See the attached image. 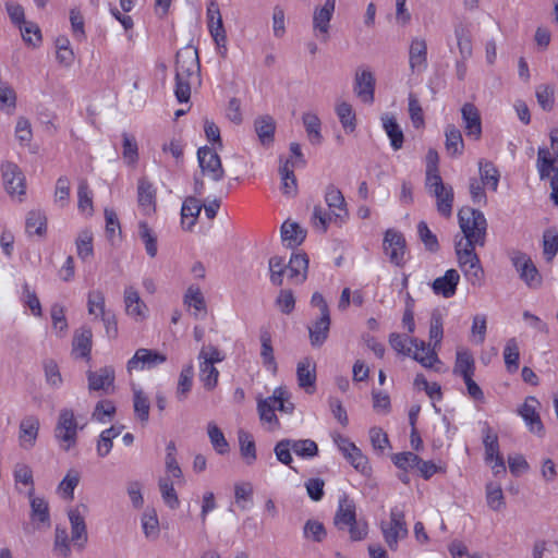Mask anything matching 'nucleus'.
<instances>
[{
	"instance_id": "f257e3e1",
	"label": "nucleus",
	"mask_w": 558,
	"mask_h": 558,
	"mask_svg": "<svg viewBox=\"0 0 558 558\" xmlns=\"http://www.w3.org/2000/svg\"><path fill=\"white\" fill-rule=\"evenodd\" d=\"M199 60L197 50L184 47L177 53L174 95L179 102H187L194 83L199 82Z\"/></svg>"
},
{
	"instance_id": "f03ea898",
	"label": "nucleus",
	"mask_w": 558,
	"mask_h": 558,
	"mask_svg": "<svg viewBox=\"0 0 558 558\" xmlns=\"http://www.w3.org/2000/svg\"><path fill=\"white\" fill-rule=\"evenodd\" d=\"M308 258L305 254H293L286 265L282 257L274 256L269 259L270 281L275 286L283 283V275L287 274L291 283H303L307 278Z\"/></svg>"
},
{
	"instance_id": "7ed1b4c3",
	"label": "nucleus",
	"mask_w": 558,
	"mask_h": 558,
	"mask_svg": "<svg viewBox=\"0 0 558 558\" xmlns=\"http://www.w3.org/2000/svg\"><path fill=\"white\" fill-rule=\"evenodd\" d=\"M459 226L463 235L456 241L466 246L477 244L485 245L487 221L484 214L477 209L463 207L458 213Z\"/></svg>"
},
{
	"instance_id": "20e7f679",
	"label": "nucleus",
	"mask_w": 558,
	"mask_h": 558,
	"mask_svg": "<svg viewBox=\"0 0 558 558\" xmlns=\"http://www.w3.org/2000/svg\"><path fill=\"white\" fill-rule=\"evenodd\" d=\"M83 428L84 425H80L74 411L70 408H62L53 430L59 448L65 452L74 448L77 444L78 432Z\"/></svg>"
},
{
	"instance_id": "39448f33",
	"label": "nucleus",
	"mask_w": 558,
	"mask_h": 558,
	"mask_svg": "<svg viewBox=\"0 0 558 558\" xmlns=\"http://www.w3.org/2000/svg\"><path fill=\"white\" fill-rule=\"evenodd\" d=\"M199 380L208 391L214 390L219 380V371L215 366L225 360V354L215 345H203L197 355Z\"/></svg>"
},
{
	"instance_id": "423d86ee",
	"label": "nucleus",
	"mask_w": 558,
	"mask_h": 558,
	"mask_svg": "<svg viewBox=\"0 0 558 558\" xmlns=\"http://www.w3.org/2000/svg\"><path fill=\"white\" fill-rule=\"evenodd\" d=\"M379 527L388 548L396 551L399 547V542L409 534L404 508L401 506L392 507L389 512V519L383 520Z\"/></svg>"
},
{
	"instance_id": "0eeeda50",
	"label": "nucleus",
	"mask_w": 558,
	"mask_h": 558,
	"mask_svg": "<svg viewBox=\"0 0 558 558\" xmlns=\"http://www.w3.org/2000/svg\"><path fill=\"white\" fill-rule=\"evenodd\" d=\"M510 260L519 272L520 278L529 288L537 289L542 286L543 279L531 257L522 252H513Z\"/></svg>"
},
{
	"instance_id": "6e6552de",
	"label": "nucleus",
	"mask_w": 558,
	"mask_h": 558,
	"mask_svg": "<svg viewBox=\"0 0 558 558\" xmlns=\"http://www.w3.org/2000/svg\"><path fill=\"white\" fill-rule=\"evenodd\" d=\"M197 160L203 175L215 182L223 179L225 170L216 149L207 146L198 148Z\"/></svg>"
},
{
	"instance_id": "1a4fd4ad",
	"label": "nucleus",
	"mask_w": 558,
	"mask_h": 558,
	"mask_svg": "<svg viewBox=\"0 0 558 558\" xmlns=\"http://www.w3.org/2000/svg\"><path fill=\"white\" fill-rule=\"evenodd\" d=\"M425 185L436 198L438 213L444 217H450L453 206L452 187L445 184L441 177H433Z\"/></svg>"
},
{
	"instance_id": "9d476101",
	"label": "nucleus",
	"mask_w": 558,
	"mask_h": 558,
	"mask_svg": "<svg viewBox=\"0 0 558 558\" xmlns=\"http://www.w3.org/2000/svg\"><path fill=\"white\" fill-rule=\"evenodd\" d=\"M88 512V507L84 504L71 508L68 512L71 524V541L78 549H83L87 543V529L85 517Z\"/></svg>"
},
{
	"instance_id": "9b49d317",
	"label": "nucleus",
	"mask_w": 558,
	"mask_h": 558,
	"mask_svg": "<svg viewBox=\"0 0 558 558\" xmlns=\"http://www.w3.org/2000/svg\"><path fill=\"white\" fill-rule=\"evenodd\" d=\"M167 356L158 351L141 348L137 349L134 355L126 363L128 373L153 369L158 365L165 363Z\"/></svg>"
},
{
	"instance_id": "f8f14e48",
	"label": "nucleus",
	"mask_w": 558,
	"mask_h": 558,
	"mask_svg": "<svg viewBox=\"0 0 558 558\" xmlns=\"http://www.w3.org/2000/svg\"><path fill=\"white\" fill-rule=\"evenodd\" d=\"M383 247L390 263L396 266H402L405 263V239L400 232L393 229L387 230Z\"/></svg>"
},
{
	"instance_id": "ddd939ff",
	"label": "nucleus",
	"mask_w": 558,
	"mask_h": 558,
	"mask_svg": "<svg viewBox=\"0 0 558 558\" xmlns=\"http://www.w3.org/2000/svg\"><path fill=\"white\" fill-rule=\"evenodd\" d=\"M336 0H325L324 5L316 8L313 14L314 36L322 41L329 38L330 21L335 11Z\"/></svg>"
},
{
	"instance_id": "4468645a",
	"label": "nucleus",
	"mask_w": 558,
	"mask_h": 558,
	"mask_svg": "<svg viewBox=\"0 0 558 558\" xmlns=\"http://www.w3.org/2000/svg\"><path fill=\"white\" fill-rule=\"evenodd\" d=\"M538 400L535 397H527L519 409V414L531 433L542 436L544 434V425L538 414Z\"/></svg>"
},
{
	"instance_id": "2eb2a0df",
	"label": "nucleus",
	"mask_w": 558,
	"mask_h": 558,
	"mask_svg": "<svg viewBox=\"0 0 558 558\" xmlns=\"http://www.w3.org/2000/svg\"><path fill=\"white\" fill-rule=\"evenodd\" d=\"M3 185L10 195H23L25 193L24 175L13 162L1 165Z\"/></svg>"
},
{
	"instance_id": "dca6fc26",
	"label": "nucleus",
	"mask_w": 558,
	"mask_h": 558,
	"mask_svg": "<svg viewBox=\"0 0 558 558\" xmlns=\"http://www.w3.org/2000/svg\"><path fill=\"white\" fill-rule=\"evenodd\" d=\"M536 168L541 180L558 183V157H553L547 147H538Z\"/></svg>"
},
{
	"instance_id": "f3484780",
	"label": "nucleus",
	"mask_w": 558,
	"mask_h": 558,
	"mask_svg": "<svg viewBox=\"0 0 558 558\" xmlns=\"http://www.w3.org/2000/svg\"><path fill=\"white\" fill-rule=\"evenodd\" d=\"M296 378L300 388L306 393H314L316 389V363L312 357L305 356L299 361Z\"/></svg>"
},
{
	"instance_id": "a211bd4d",
	"label": "nucleus",
	"mask_w": 558,
	"mask_h": 558,
	"mask_svg": "<svg viewBox=\"0 0 558 558\" xmlns=\"http://www.w3.org/2000/svg\"><path fill=\"white\" fill-rule=\"evenodd\" d=\"M123 301L126 315L136 322H143L146 319L148 308L133 286L125 287Z\"/></svg>"
},
{
	"instance_id": "6ab92c4d",
	"label": "nucleus",
	"mask_w": 558,
	"mask_h": 558,
	"mask_svg": "<svg viewBox=\"0 0 558 558\" xmlns=\"http://www.w3.org/2000/svg\"><path fill=\"white\" fill-rule=\"evenodd\" d=\"M40 428L39 418L35 415L25 416L19 426V444L20 447L29 450L32 449L37 440Z\"/></svg>"
},
{
	"instance_id": "aec40b11",
	"label": "nucleus",
	"mask_w": 558,
	"mask_h": 558,
	"mask_svg": "<svg viewBox=\"0 0 558 558\" xmlns=\"http://www.w3.org/2000/svg\"><path fill=\"white\" fill-rule=\"evenodd\" d=\"M374 74L366 69L357 70L354 77V93L365 104L374 101L375 93Z\"/></svg>"
},
{
	"instance_id": "412c9836",
	"label": "nucleus",
	"mask_w": 558,
	"mask_h": 558,
	"mask_svg": "<svg viewBox=\"0 0 558 558\" xmlns=\"http://www.w3.org/2000/svg\"><path fill=\"white\" fill-rule=\"evenodd\" d=\"M409 66L413 73H422L427 68V44L422 37L412 38L410 43Z\"/></svg>"
},
{
	"instance_id": "4be33fe9",
	"label": "nucleus",
	"mask_w": 558,
	"mask_h": 558,
	"mask_svg": "<svg viewBox=\"0 0 558 558\" xmlns=\"http://www.w3.org/2000/svg\"><path fill=\"white\" fill-rule=\"evenodd\" d=\"M114 369L111 366H105L98 371L87 372L88 389L90 391L110 392L114 383Z\"/></svg>"
},
{
	"instance_id": "5701e85b",
	"label": "nucleus",
	"mask_w": 558,
	"mask_h": 558,
	"mask_svg": "<svg viewBox=\"0 0 558 558\" xmlns=\"http://www.w3.org/2000/svg\"><path fill=\"white\" fill-rule=\"evenodd\" d=\"M461 114L466 136L478 141L482 136V120L477 108L473 104H464Z\"/></svg>"
},
{
	"instance_id": "b1692460",
	"label": "nucleus",
	"mask_w": 558,
	"mask_h": 558,
	"mask_svg": "<svg viewBox=\"0 0 558 558\" xmlns=\"http://www.w3.org/2000/svg\"><path fill=\"white\" fill-rule=\"evenodd\" d=\"M460 282V274L458 270L448 269L444 276L436 278L432 283L433 292L445 299L452 298L456 294L457 287Z\"/></svg>"
},
{
	"instance_id": "393cba45",
	"label": "nucleus",
	"mask_w": 558,
	"mask_h": 558,
	"mask_svg": "<svg viewBox=\"0 0 558 558\" xmlns=\"http://www.w3.org/2000/svg\"><path fill=\"white\" fill-rule=\"evenodd\" d=\"M389 344L398 353L404 356L411 355V349H425V341L418 338L411 337L410 335H401L398 332H391L389 335Z\"/></svg>"
},
{
	"instance_id": "a878e982",
	"label": "nucleus",
	"mask_w": 558,
	"mask_h": 558,
	"mask_svg": "<svg viewBox=\"0 0 558 558\" xmlns=\"http://www.w3.org/2000/svg\"><path fill=\"white\" fill-rule=\"evenodd\" d=\"M325 202L332 213L335 219L344 221L348 217V209L344 196L335 185H328L325 192Z\"/></svg>"
},
{
	"instance_id": "bb28decb",
	"label": "nucleus",
	"mask_w": 558,
	"mask_h": 558,
	"mask_svg": "<svg viewBox=\"0 0 558 558\" xmlns=\"http://www.w3.org/2000/svg\"><path fill=\"white\" fill-rule=\"evenodd\" d=\"M137 204L144 215H150L156 208V191L146 179H141L137 185Z\"/></svg>"
},
{
	"instance_id": "cd10ccee",
	"label": "nucleus",
	"mask_w": 558,
	"mask_h": 558,
	"mask_svg": "<svg viewBox=\"0 0 558 558\" xmlns=\"http://www.w3.org/2000/svg\"><path fill=\"white\" fill-rule=\"evenodd\" d=\"M414 361L420 363L425 368H433L436 372L441 371L442 363L438 357V353L435 349L425 342V349H411V355Z\"/></svg>"
},
{
	"instance_id": "c85d7f7f",
	"label": "nucleus",
	"mask_w": 558,
	"mask_h": 558,
	"mask_svg": "<svg viewBox=\"0 0 558 558\" xmlns=\"http://www.w3.org/2000/svg\"><path fill=\"white\" fill-rule=\"evenodd\" d=\"M255 133L263 146H270L274 142L276 122L270 116H262L254 121Z\"/></svg>"
},
{
	"instance_id": "c756f323",
	"label": "nucleus",
	"mask_w": 558,
	"mask_h": 558,
	"mask_svg": "<svg viewBox=\"0 0 558 558\" xmlns=\"http://www.w3.org/2000/svg\"><path fill=\"white\" fill-rule=\"evenodd\" d=\"M281 392L279 390H275L271 397L262 399L257 403V410L260 421L268 423L270 425V428H275L279 425L275 411L276 399L279 398Z\"/></svg>"
},
{
	"instance_id": "7c9ffc66",
	"label": "nucleus",
	"mask_w": 558,
	"mask_h": 558,
	"mask_svg": "<svg viewBox=\"0 0 558 558\" xmlns=\"http://www.w3.org/2000/svg\"><path fill=\"white\" fill-rule=\"evenodd\" d=\"M356 520L355 502L350 499L347 495H342L339 498L338 510L335 517V523L340 529L353 523Z\"/></svg>"
},
{
	"instance_id": "2f4dec72",
	"label": "nucleus",
	"mask_w": 558,
	"mask_h": 558,
	"mask_svg": "<svg viewBox=\"0 0 558 558\" xmlns=\"http://www.w3.org/2000/svg\"><path fill=\"white\" fill-rule=\"evenodd\" d=\"M306 236V231L296 222L284 221L281 226V239L287 247L300 245Z\"/></svg>"
},
{
	"instance_id": "473e14b6",
	"label": "nucleus",
	"mask_w": 558,
	"mask_h": 558,
	"mask_svg": "<svg viewBox=\"0 0 558 558\" xmlns=\"http://www.w3.org/2000/svg\"><path fill=\"white\" fill-rule=\"evenodd\" d=\"M93 333L89 328H81L74 333L72 342L73 354L77 357L89 359Z\"/></svg>"
},
{
	"instance_id": "72a5a7b5",
	"label": "nucleus",
	"mask_w": 558,
	"mask_h": 558,
	"mask_svg": "<svg viewBox=\"0 0 558 558\" xmlns=\"http://www.w3.org/2000/svg\"><path fill=\"white\" fill-rule=\"evenodd\" d=\"M177 478H170V476H161L158 481V488L165 505L171 510H175L180 506L178 494L174 489Z\"/></svg>"
},
{
	"instance_id": "f704fd0d",
	"label": "nucleus",
	"mask_w": 558,
	"mask_h": 558,
	"mask_svg": "<svg viewBox=\"0 0 558 558\" xmlns=\"http://www.w3.org/2000/svg\"><path fill=\"white\" fill-rule=\"evenodd\" d=\"M201 202L195 197H187L181 208V222L182 227L186 230H191L196 223L197 217L202 210Z\"/></svg>"
},
{
	"instance_id": "c9c22d12",
	"label": "nucleus",
	"mask_w": 558,
	"mask_h": 558,
	"mask_svg": "<svg viewBox=\"0 0 558 558\" xmlns=\"http://www.w3.org/2000/svg\"><path fill=\"white\" fill-rule=\"evenodd\" d=\"M183 302L187 307L194 310L193 315L195 317L204 316L206 314V302L198 286L192 284L186 289Z\"/></svg>"
},
{
	"instance_id": "e433bc0d",
	"label": "nucleus",
	"mask_w": 558,
	"mask_h": 558,
	"mask_svg": "<svg viewBox=\"0 0 558 558\" xmlns=\"http://www.w3.org/2000/svg\"><path fill=\"white\" fill-rule=\"evenodd\" d=\"M330 314L320 315L310 327V339L312 345H322L329 332Z\"/></svg>"
},
{
	"instance_id": "4c0bfd02",
	"label": "nucleus",
	"mask_w": 558,
	"mask_h": 558,
	"mask_svg": "<svg viewBox=\"0 0 558 558\" xmlns=\"http://www.w3.org/2000/svg\"><path fill=\"white\" fill-rule=\"evenodd\" d=\"M381 121L383 128L390 140L391 147L395 150H399L402 147L404 140L400 125L397 123L395 117L390 114H384L381 117Z\"/></svg>"
},
{
	"instance_id": "58836bf2",
	"label": "nucleus",
	"mask_w": 558,
	"mask_h": 558,
	"mask_svg": "<svg viewBox=\"0 0 558 558\" xmlns=\"http://www.w3.org/2000/svg\"><path fill=\"white\" fill-rule=\"evenodd\" d=\"M133 408L135 416L143 423H147L149 418L150 403L147 395L142 388L133 386Z\"/></svg>"
},
{
	"instance_id": "ea45409f",
	"label": "nucleus",
	"mask_w": 558,
	"mask_h": 558,
	"mask_svg": "<svg viewBox=\"0 0 558 558\" xmlns=\"http://www.w3.org/2000/svg\"><path fill=\"white\" fill-rule=\"evenodd\" d=\"M142 530L147 539L156 541L160 534L159 520L155 509H146L141 518Z\"/></svg>"
},
{
	"instance_id": "a19ab883",
	"label": "nucleus",
	"mask_w": 558,
	"mask_h": 558,
	"mask_svg": "<svg viewBox=\"0 0 558 558\" xmlns=\"http://www.w3.org/2000/svg\"><path fill=\"white\" fill-rule=\"evenodd\" d=\"M208 31L213 36L226 33L220 13L219 4L216 0H210L206 11Z\"/></svg>"
},
{
	"instance_id": "79ce46f5",
	"label": "nucleus",
	"mask_w": 558,
	"mask_h": 558,
	"mask_svg": "<svg viewBox=\"0 0 558 558\" xmlns=\"http://www.w3.org/2000/svg\"><path fill=\"white\" fill-rule=\"evenodd\" d=\"M87 311L95 318H101L110 312L106 308V299L101 290H90L87 293Z\"/></svg>"
},
{
	"instance_id": "37998d69",
	"label": "nucleus",
	"mask_w": 558,
	"mask_h": 558,
	"mask_svg": "<svg viewBox=\"0 0 558 558\" xmlns=\"http://www.w3.org/2000/svg\"><path fill=\"white\" fill-rule=\"evenodd\" d=\"M303 125L305 128L308 141L313 145H319L323 141V136L320 133L322 122L317 114L312 112H306L302 117Z\"/></svg>"
},
{
	"instance_id": "c03bdc74",
	"label": "nucleus",
	"mask_w": 558,
	"mask_h": 558,
	"mask_svg": "<svg viewBox=\"0 0 558 558\" xmlns=\"http://www.w3.org/2000/svg\"><path fill=\"white\" fill-rule=\"evenodd\" d=\"M475 364L472 354L469 351H458L453 373L463 379L474 376Z\"/></svg>"
},
{
	"instance_id": "a18cd8bd",
	"label": "nucleus",
	"mask_w": 558,
	"mask_h": 558,
	"mask_svg": "<svg viewBox=\"0 0 558 558\" xmlns=\"http://www.w3.org/2000/svg\"><path fill=\"white\" fill-rule=\"evenodd\" d=\"M446 136V149L449 155L451 156H458L461 155L463 151V138L460 130L450 124L446 128L445 131Z\"/></svg>"
},
{
	"instance_id": "49530a36",
	"label": "nucleus",
	"mask_w": 558,
	"mask_h": 558,
	"mask_svg": "<svg viewBox=\"0 0 558 558\" xmlns=\"http://www.w3.org/2000/svg\"><path fill=\"white\" fill-rule=\"evenodd\" d=\"M137 233L145 245L147 255L155 257L158 251L156 232L148 226L146 221H140Z\"/></svg>"
},
{
	"instance_id": "de8ad7c7",
	"label": "nucleus",
	"mask_w": 558,
	"mask_h": 558,
	"mask_svg": "<svg viewBox=\"0 0 558 558\" xmlns=\"http://www.w3.org/2000/svg\"><path fill=\"white\" fill-rule=\"evenodd\" d=\"M336 113L345 132L352 133L356 128V118L352 106L347 101H340L336 106Z\"/></svg>"
},
{
	"instance_id": "09e8293b",
	"label": "nucleus",
	"mask_w": 558,
	"mask_h": 558,
	"mask_svg": "<svg viewBox=\"0 0 558 558\" xmlns=\"http://www.w3.org/2000/svg\"><path fill=\"white\" fill-rule=\"evenodd\" d=\"M294 169L289 167V162H282L279 167V173L281 177V191L288 196H293L298 192L296 178L294 175Z\"/></svg>"
},
{
	"instance_id": "8fccbe9b",
	"label": "nucleus",
	"mask_w": 558,
	"mask_h": 558,
	"mask_svg": "<svg viewBox=\"0 0 558 558\" xmlns=\"http://www.w3.org/2000/svg\"><path fill=\"white\" fill-rule=\"evenodd\" d=\"M194 366L192 363L185 365L178 379L177 398L180 401L185 400L193 386Z\"/></svg>"
},
{
	"instance_id": "3c124183",
	"label": "nucleus",
	"mask_w": 558,
	"mask_h": 558,
	"mask_svg": "<svg viewBox=\"0 0 558 558\" xmlns=\"http://www.w3.org/2000/svg\"><path fill=\"white\" fill-rule=\"evenodd\" d=\"M520 349L515 338L507 340L504 349V360L509 373H514L519 368Z\"/></svg>"
},
{
	"instance_id": "603ef678",
	"label": "nucleus",
	"mask_w": 558,
	"mask_h": 558,
	"mask_svg": "<svg viewBox=\"0 0 558 558\" xmlns=\"http://www.w3.org/2000/svg\"><path fill=\"white\" fill-rule=\"evenodd\" d=\"M260 357L263 364L268 371L275 373L277 371V363L275 360L274 349L271 345V337L268 331H263L260 333Z\"/></svg>"
},
{
	"instance_id": "864d4df0",
	"label": "nucleus",
	"mask_w": 558,
	"mask_h": 558,
	"mask_svg": "<svg viewBox=\"0 0 558 558\" xmlns=\"http://www.w3.org/2000/svg\"><path fill=\"white\" fill-rule=\"evenodd\" d=\"M207 434L210 444L217 453L226 454L229 451V444L222 430L218 427V425L215 422H209L207 424Z\"/></svg>"
},
{
	"instance_id": "5fc2aeb1",
	"label": "nucleus",
	"mask_w": 558,
	"mask_h": 558,
	"mask_svg": "<svg viewBox=\"0 0 558 558\" xmlns=\"http://www.w3.org/2000/svg\"><path fill=\"white\" fill-rule=\"evenodd\" d=\"M240 451L247 464L256 460V447L253 436L243 429L238 432Z\"/></svg>"
},
{
	"instance_id": "6e6d98bb",
	"label": "nucleus",
	"mask_w": 558,
	"mask_h": 558,
	"mask_svg": "<svg viewBox=\"0 0 558 558\" xmlns=\"http://www.w3.org/2000/svg\"><path fill=\"white\" fill-rule=\"evenodd\" d=\"M292 451L302 459H313L318 456L317 444L312 439H291Z\"/></svg>"
},
{
	"instance_id": "4d7b16f0",
	"label": "nucleus",
	"mask_w": 558,
	"mask_h": 558,
	"mask_svg": "<svg viewBox=\"0 0 558 558\" xmlns=\"http://www.w3.org/2000/svg\"><path fill=\"white\" fill-rule=\"evenodd\" d=\"M486 502L494 511H501L505 509L506 501L500 484L488 483L486 485Z\"/></svg>"
},
{
	"instance_id": "13d9d810",
	"label": "nucleus",
	"mask_w": 558,
	"mask_h": 558,
	"mask_svg": "<svg viewBox=\"0 0 558 558\" xmlns=\"http://www.w3.org/2000/svg\"><path fill=\"white\" fill-rule=\"evenodd\" d=\"M121 430L116 427H110L101 432L97 440L96 451L98 457H107L113 446V439L120 435Z\"/></svg>"
},
{
	"instance_id": "bf43d9fd",
	"label": "nucleus",
	"mask_w": 558,
	"mask_h": 558,
	"mask_svg": "<svg viewBox=\"0 0 558 558\" xmlns=\"http://www.w3.org/2000/svg\"><path fill=\"white\" fill-rule=\"evenodd\" d=\"M475 246L478 245L471 244L470 246H466L465 244L462 243L454 244V251L459 267H465L468 265L481 263L478 255L475 253Z\"/></svg>"
},
{
	"instance_id": "052dcab7",
	"label": "nucleus",
	"mask_w": 558,
	"mask_h": 558,
	"mask_svg": "<svg viewBox=\"0 0 558 558\" xmlns=\"http://www.w3.org/2000/svg\"><path fill=\"white\" fill-rule=\"evenodd\" d=\"M122 156L128 166H135L138 161L137 142L129 133L122 134Z\"/></svg>"
},
{
	"instance_id": "680f3d73",
	"label": "nucleus",
	"mask_w": 558,
	"mask_h": 558,
	"mask_svg": "<svg viewBox=\"0 0 558 558\" xmlns=\"http://www.w3.org/2000/svg\"><path fill=\"white\" fill-rule=\"evenodd\" d=\"M16 107V93L13 87L4 81H0V110L11 114Z\"/></svg>"
},
{
	"instance_id": "e2e57ef3",
	"label": "nucleus",
	"mask_w": 558,
	"mask_h": 558,
	"mask_svg": "<svg viewBox=\"0 0 558 558\" xmlns=\"http://www.w3.org/2000/svg\"><path fill=\"white\" fill-rule=\"evenodd\" d=\"M47 219L39 210L29 211L26 217V232L29 235H43L46 232Z\"/></svg>"
},
{
	"instance_id": "0e129e2a",
	"label": "nucleus",
	"mask_w": 558,
	"mask_h": 558,
	"mask_svg": "<svg viewBox=\"0 0 558 558\" xmlns=\"http://www.w3.org/2000/svg\"><path fill=\"white\" fill-rule=\"evenodd\" d=\"M558 253V231L550 228L543 233V254L547 262H551Z\"/></svg>"
},
{
	"instance_id": "69168bd1",
	"label": "nucleus",
	"mask_w": 558,
	"mask_h": 558,
	"mask_svg": "<svg viewBox=\"0 0 558 558\" xmlns=\"http://www.w3.org/2000/svg\"><path fill=\"white\" fill-rule=\"evenodd\" d=\"M24 43L32 47H38L41 44V31L34 22H25L19 26Z\"/></svg>"
},
{
	"instance_id": "338daca9",
	"label": "nucleus",
	"mask_w": 558,
	"mask_h": 558,
	"mask_svg": "<svg viewBox=\"0 0 558 558\" xmlns=\"http://www.w3.org/2000/svg\"><path fill=\"white\" fill-rule=\"evenodd\" d=\"M80 473L76 470L68 471L58 486V493L66 499H73L74 489L80 483Z\"/></svg>"
},
{
	"instance_id": "774afa93",
	"label": "nucleus",
	"mask_w": 558,
	"mask_h": 558,
	"mask_svg": "<svg viewBox=\"0 0 558 558\" xmlns=\"http://www.w3.org/2000/svg\"><path fill=\"white\" fill-rule=\"evenodd\" d=\"M537 104L545 111H550L555 105V88L548 84H541L535 90Z\"/></svg>"
}]
</instances>
